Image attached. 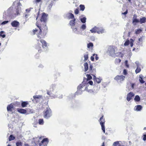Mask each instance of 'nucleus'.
<instances>
[{"label": "nucleus", "instance_id": "obj_1", "mask_svg": "<svg viewBox=\"0 0 146 146\" xmlns=\"http://www.w3.org/2000/svg\"><path fill=\"white\" fill-rule=\"evenodd\" d=\"M103 116H102L100 118L99 121L100 122V124L101 125L102 129L103 130V132L105 133V126L104 125L105 123L104 119L103 118Z\"/></svg>", "mask_w": 146, "mask_h": 146}, {"label": "nucleus", "instance_id": "obj_2", "mask_svg": "<svg viewBox=\"0 0 146 146\" xmlns=\"http://www.w3.org/2000/svg\"><path fill=\"white\" fill-rule=\"evenodd\" d=\"M36 26L38 27V29H36L35 30H33V34H36V33H38V35H37V36L38 38H41V36H40V35L41 34V29H40V27L37 24V23L36 24Z\"/></svg>", "mask_w": 146, "mask_h": 146}, {"label": "nucleus", "instance_id": "obj_3", "mask_svg": "<svg viewBox=\"0 0 146 146\" xmlns=\"http://www.w3.org/2000/svg\"><path fill=\"white\" fill-rule=\"evenodd\" d=\"M54 1V0H46V5H48L47 8L48 11H49L50 10Z\"/></svg>", "mask_w": 146, "mask_h": 146}, {"label": "nucleus", "instance_id": "obj_4", "mask_svg": "<svg viewBox=\"0 0 146 146\" xmlns=\"http://www.w3.org/2000/svg\"><path fill=\"white\" fill-rule=\"evenodd\" d=\"M108 51L110 55L112 56H114L115 54V51L114 48L112 46H110L109 48Z\"/></svg>", "mask_w": 146, "mask_h": 146}, {"label": "nucleus", "instance_id": "obj_5", "mask_svg": "<svg viewBox=\"0 0 146 146\" xmlns=\"http://www.w3.org/2000/svg\"><path fill=\"white\" fill-rule=\"evenodd\" d=\"M84 86L83 84H80L77 87V90L75 93L76 95H80L82 94V91L80 90Z\"/></svg>", "mask_w": 146, "mask_h": 146}, {"label": "nucleus", "instance_id": "obj_6", "mask_svg": "<svg viewBox=\"0 0 146 146\" xmlns=\"http://www.w3.org/2000/svg\"><path fill=\"white\" fill-rule=\"evenodd\" d=\"M52 112L51 110L47 107L46 108V119H48L52 115Z\"/></svg>", "mask_w": 146, "mask_h": 146}, {"label": "nucleus", "instance_id": "obj_7", "mask_svg": "<svg viewBox=\"0 0 146 146\" xmlns=\"http://www.w3.org/2000/svg\"><path fill=\"white\" fill-rule=\"evenodd\" d=\"M125 77L123 75H117L115 78V80L121 82L125 79Z\"/></svg>", "mask_w": 146, "mask_h": 146}, {"label": "nucleus", "instance_id": "obj_8", "mask_svg": "<svg viewBox=\"0 0 146 146\" xmlns=\"http://www.w3.org/2000/svg\"><path fill=\"white\" fill-rule=\"evenodd\" d=\"M56 86V85L55 84H52L50 86V91L47 92V94L50 97L53 96V94H52V93L51 92L53 91L54 89L55 88Z\"/></svg>", "mask_w": 146, "mask_h": 146}, {"label": "nucleus", "instance_id": "obj_9", "mask_svg": "<svg viewBox=\"0 0 146 146\" xmlns=\"http://www.w3.org/2000/svg\"><path fill=\"white\" fill-rule=\"evenodd\" d=\"M130 41L129 40H127L124 43V46H127L129 43H130L131 46V47H132L133 46V42H134V40L131 38L130 39Z\"/></svg>", "mask_w": 146, "mask_h": 146}, {"label": "nucleus", "instance_id": "obj_10", "mask_svg": "<svg viewBox=\"0 0 146 146\" xmlns=\"http://www.w3.org/2000/svg\"><path fill=\"white\" fill-rule=\"evenodd\" d=\"M134 94L132 92L129 93L127 95V100L128 101H129L134 96Z\"/></svg>", "mask_w": 146, "mask_h": 146}, {"label": "nucleus", "instance_id": "obj_11", "mask_svg": "<svg viewBox=\"0 0 146 146\" xmlns=\"http://www.w3.org/2000/svg\"><path fill=\"white\" fill-rule=\"evenodd\" d=\"M65 17L68 19H72L74 18V16L73 14L71 13H69L65 15Z\"/></svg>", "mask_w": 146, "mask_h": 146}, {"label": "nucleus", "instance_id": "obj_12", "mask_svg": "<svg viewBox=\"0 0 146 146\" xmlns=\"http://www.w3.org/2000/svg\"><path fill=\"white\" fill-rule=\"evenodd\" d=\"M21 5V4L19 2L18 3L17 8L16 10V13L15 14H16V15H19L21 11V8L20 7V6Z\"/></svg>", "mask_w": 146, "mask_h": 146}, {"label": "nucleus", "instance_id": "obj_13", "mask_svg": "<svg viewBox=\"0 0 146 146\" xmlns=\"http://www.w3.org/2000/svg\"><path fill=\"white\" fill-rule=\"evenodd\" d=\"M11 25L13 27H17L19 26V23L17 21H14L11 23Z\"/></svg>", "mask_w": 146, "mask_h": 146}, {"label": "nucleus", "instance_id": "obj_14", "mask_svg": "<svg viewBox=\"0 0 146 146\" xmlns=\"http://www.w3.org/2000/svg\"><path fill=\"white\" fill-rule=\"evenodd\" d=\"M13 8L10 7L6 11L4 12V14L7 15H9L11 14Z\"/></svg>", "mask_w": 146, "mask_h": 146}, {"label": "nucleus", "instance_id": "obj_15", "mask_svg": "<svg viewBox=\"0 0 146 146\" xmlns=\"http://www.w3.org/2000/svg\"><path fill=\"white\" fill-rule=\"evenodd\" d=\"M40 21L41 22H43L45 23L46 22V14L44 13H42V15L40 19Z\"/></svg>", "mask_w": 146, "mask_h": 146}, {"label": "nucleus", "instance_id": "obj_16", "mask_svg": "<svg viewBox=\"0 0 146 146\" xmlns=\"http://www.w3.org/2000/svg\"><path fill=\"white\" fill-rule=\"evenodd\" d=\"M14 107L13 104H12L9 105L7 108V109L8 111H12Z\"/></svg>", "mask_w": 146, "mask_h": 146}, {"label": "nucleus", "instance_id": "obj_17", "mask_svg": "<svg viewBox=\"0 0 146 146\" xmlns=\"http://www.w3.org/2000/svg\"><path fill=\"white\" fill-rule=\"evenodd\" d=\"M93 76V80L95 82H97L98 83H100L101 82V79L99 78H96V76L94 75H92Z\"/></svg>", "mask_w": 146, "mask_h": 146}, {"label": "nucleus", "instance_id": "obj_18", "mask_svg": "<svg viewBox=\"0 0 146 146\" xmlns=\"http://www.w3.org/2000/svg\"><path fill=\"white\" fill-rule=\"evenodd\" d=\"M142 108V106L140 105H138L135 106L134 108V110L137 111H140Z\"/></svg>", "mask_w": 146, "mask_h": 146}, {"label": "nucleus", "instance_id": "obj_19", "mask_svg": "<svg viewBox=\"0 0 146 146\" xmlns=\"http://www.w3.org/2000/svg\"><path fill=\"white\" fill-rule=\"evenodd\" d=\"M72 29L74 33L77 34H81V32H80V31H78L77 28H74V27H72Z\"/></svg>", "mask_w": 146, "mask_h": 146}, {"label": "nucleus", "instance_id": "obj_20", "mask_svg": "<svg viewBox=\"0 0 146 146\" xmlns=\"http://www.w3.org/2000/svg\"><path fill=\"white\" fill-rule=\"evenodd\" d=\"M98 29V27L96 26L93 28L91 29L90 30V31L92 33H95L96 32L97 33V30Z\"/></svg>", "mask_w": 146, "mask_h": 146}, {"label": "nucleus", "instance_id": "obj_21", "mask_svg": "<svg viewBox=\"0 0 146 146\" xmlns=\"http://www.w3.org/2000/svg\"><path fill=\"white\" fill-rule=\"evenodd\" d=\"M17 110L18 112L22 114H25L27 112L26 110L22 108H18Z\"/></svg>", "mask_w": 146, "mask_h": 146}, {"label": "nucleus", "instance_id": "obj_22", "mask_svg": "<svg viewBox=\"0 0 146 146\" xmlns=\"http://www.w3.org/2000/svg\"><path fill=\"white\" fill-rule=\"evenodd\" d=\"M104 33H105V31L104 29L102 28L98 27V29L97 30V33L98 34H102Z\"/></svg>", "mask_w": 146, "mask_h": 146}, {"label": "nucleus", "instance_id": "obj_23", "mask_svg": "<svg viewBox=\"0 0 146 146\" xmlns=\"http://www.w3.org/2000/svg\"><path fill=\"white\" fill-rule=\"evenodd\" d=\"M139 21V22L140 24L145 23L146 21V18L145 17H142L140 18Z\"/></svg>", "mask_w": 146, "mask_h": 146}, {"label": "nucleus", "instance_id": "obj_24", "mask_svg": "<svg viewBox=\"0 0 146 146\" xmlns=\"http://www.w3.org/2000/svg\"><path fill=\"white\" fill-rule=\"evenodd\" d=\"M75 18H74L72 20H71L69 24L70 25L71 27L74 26L75 25Z\"/></svg>", "mask_w": 146, "mask_h": 146}, {"label": "nucleus", "instance_id": "obj_25", "mask_svg": "<svg viewBox=\"0 0 146 146\" xmlns=\"http://www.w3.org/2000/svg\"><path fill=\"white\" fill-rule=\"evenodd\" d=\"M80 20L83 23H85L86 22V18L85 17H83L82 16L80 17Z\"/></svg>", "mask_w": 146, "mask_h": 146}, {"label": "nucleus", "instance_id": "obj_26", "mask_svg": "<svg viewBox=\"0 0 146 146\" xmlns=\"http://www.w3.org/2000/svg\"><path fill=\"white\" fill-rule=\"evenodd\" d=\"M40 42L42 44V47L43 48L45 49L46 47V42L45 40L42 39L40 40Z\"/></svg>", "mask_w": 146, "mask_h": 146}, {"label": "nucleus", "instance_id": "obj_27", "mask_svg": "<svg viewBox=\"0 0 146 146\" xmlns=\"http://www.w3.org/2000/svg\"><path fill=\"white\" fill-rule=\"evenodd\" d=\"M42 97V96L41 95H36L33 96V98L35 99V100H37L36 99H40V98H41Z\"/></svg>", "mask_w": 146, "mask_h": 146}, {"label": "nucleus", "instance_id": "obj_28", "mask_svg": "<svg viewBox=\"0 0 146 146\" xmlns=\"http://www.w3.org/2000/svg\"><path fill=\"white\" fill-rule=\"evenodd\" d=\"M84 71L86 72L88 69V64L87 62L85 63L84 64Z\"/></svg>", "mask_w": 146, "mask_h": 146}, {"label": "nucleus", "instance_id": "obj_29", "mask_svg": "<svg viewBox=\"0 0 146 146\" xmlns=\"http://www.w3.org/2000/svg\"><path fill=\"white\" fill-rule=\"evenodd\" d=\"M139 22V20L137 19H133L132 23L134 25H136V23H138Z\"/></svg>", "mask_w": 146, "mask_h": 146}, {"label": "nucleus", "instance_id": "obj_30", "mask_svg": "<svg viewBox=\"0 0 146 146\" xmlns=\"http://www.w3.org/2000/svg\"><path fill=\"white\" fill-rule=\"evenodd\" d=\"M28 103L27 102H23L21 103V106L23 107H25L28 104Z\"/></svg>", "mask_w": 146, "mask_h": 146}, {"label": "nucleus", "instance_id": "obj_31", "mask_svg": "<svg viewBox=\"0 0 146 146\" xmlns=\"http://www.w3.org/2000/svg\"><path fill=\"white\" fill-rule=\"evenodd\" d=\"M134 100L136 102H139L140 100V98L138 95H136L134 98Z\"/></svg>", "mask_w": 146, "mask_h": 146}, {"label": "nucleus", "instance_id": "obj_32", "mask_svg": "<svg viewBox=\"0 0 146 146\" xmlns=\"http://www.w3.org/2000/svg\"><path fill=\"white\" fill-rule=\"evenodd\" d=\"M139 81L142 84L143 83L145 82V81L143 79L142 75H139Z\"/></svg>", "mask_w": 146, "mask_h": 146}, {"label": "nucleus", "instance_id": "obj_33", "mask_svg": "<svg viewBox=\"0 0 146 146\" xmlns=\"http://www.w3.org/2000/svg\"><path fill=\"white\" fill-rule=\"evenodd\" d=\"M84 61H86V60H87V59L88 58V52H86V53L84 54Z\"/></svg>", "mask_w": 146, "mask_h": 146}, {"label": "nucleus", "instance_id": "obj_34", "mask_svg": "<svg viewBox=\"0 0 146 146\" xmlns=\"http://www.w3.org/2000/svg\"><path fill=\"white\" fill-rule=\"evenodd\" d=\"M113 146H121L119 141L115 142L113 144Z\"/></svg>", "mask_w": 146, "mask_h": 146}, {"label": "nucleus", "instance_id": "obj_35", "mask_svg": "<svg viewBox=\"0 0 146 146\" xmlns=\"http://www.w3.org/2000/svg\"><path fill=\"white\" fill-rule=\"evenodd\" d=\"M86 27L85 24H83L80 27V29L82 30H84L86 28Z\"/></svg>", "mask_w": 146, "mask_h": 146}, {"label": "nucleus", "instance_id": "obj_36", "mask_svg": "<svg viewBox=\"0 0 146 146\" xmlns=\"http://www.w3.org/2000/svg\"><path fill=\"white\" fill-rule=\"evenodd\" d=\"M44 121L42 119H40L38 120V123L39 125H42L44 124Z\"/></svg>", "mask_w": 146, "mask_h": 146}, {"label": "nucleus", "instance_id": "obj_37", "mask_svg": "<svg viewBox=\"0 0 146 146\" xmlns=\"http://www.w3.org/2000/svg\"><path fill=\"white\" fill-rule=\"evenodd\" d=\"M86 76L87 78V79H85V80H86V81H88V80H89L92 79V76L90 74H87Z\"/></svg>", "mask_w": 146, "mask_h": 146}, {"label": "nucleus", "instance_id": "obj_38", "mask_svg": "<svg viewBox=\"0 0 146 146\" xmlns=\"http://www.w3.org/2000/svg\"><path fill=\"white\" fill-rule=\"evenodd\" d=\"M15 138V137L13 136V135H11L9 138V141H11L14 140Z\"/></svg>", "mask_w": 146, "mask_h": 146}, {"label": "nucleus", "instance_id": "obj_39", "mask_svg": "<svg viewBox=\"0 0 146 146\" xmlns=\"http://www.w3.org/2000/svg\"><path fill=\"white\" fill-rule=\"evenodd\" d=\"M141 71V69L140 68L137 67L136 69L135 70V72L136 74H137L139 72Z\"/></svg>", "mask_w": 146, "mask_h": 146}, {"label": "nucleus", "instance_id": "obj_40", "mask_svg": "<svg viewBox=\"0 0 146 146\" xmlns=\"http://www.w3.org/2000/svg\"><path fill=\"white\" fill-rule=\"evenodd\" d=\"M4 33V32L3 31H1L0 32V36L2 37L3 38H4L5 37V35L3 34Z\"/></svg>", "mask_w": 146, "mask_h": 146}, {"label": "nucleus", "instance_id": "obj_41", "mask_svg": "<svg viewBox=\"0 0 146 146\" xmlns=\"http://www.w3.org/2000/svg\"><path fill=\"white\" fill-rule=\"evenodd\" d=\"M16 145L17 146H22V143L21 141H19L16 143Z\"/></svg>", "mask_w": 146, "mask_h": 146}, {"label": "nucleus", "instance_id": "obj_42", "mask_svg": "<svg viewBox=\"0 0 146 146\" xmlns=\"http://www.w3.org/2000/svg\"><path fill=\"white\" fill-rule=\"evenodd\" d=\"M84 90L88 92L91 93L93 92V91L92 90L90 89L88 90L87 87H86L84 89Z\"/></svg>", "mask_w": 146, "mask_h": 146}, {"label": "nucleus", "instance_id": "obj_43", "mask_svg": "<svg viewBox=\"0 0 146 146\" xmlns=\"http://www.w3.org/2000/svg\"><path fill=\"white\" fill-rule=\"evenodd\" d=\"M142 31V30L141 29H137L135 32V33L137 34H139Z\"/></svg>", "mask_w": 146, "mask_h": 146}, {"label": "nucleus", "instance_id": "obj_44", "mask_svg": "<svg viewBox=\"0 0 146 146\" xmlns=\"http://www.w3.org/2000/svg\"><path fill=\"white\" fill-rule=\"evenodd\" d=\"M80 10L82 11H83L85 9V7L84 5H80Z\"/></svg>", "mask_w": 146, "mask_h": 146}, {"label": "nucleus", "instance_id": "obj_45", "mask_svg": "<svg viewBox=\"0 0 146 146\" xmlns=\"http://www.w3.org/2000/svg\"><path fill=\"white\" fill-rule=\"evenodd\" d=\"M93 46V44L92 43L90 42L88 44H87L88 48H89L90 47H92Z\"/></svg>", "mask_w": 146, "mask_h": 146}, {"label": "nucleus", "instance_id": "obj_46", "mask_svg": "<svg viewBox=\"0 0 146 146\" xmlns=\"http://www.w3.org/2000/svg\"><path fill=\"white\" fill-rule=\"evenodd\" d=\"M46 141V138H44L41 141V143H39V145L40 146L42 145V144H43L44 142Z\"/></svg>", "mask_w": 146, "mask_h": 146}, {"label": "nucleus", "instance_id": "obj_47", "mask_svg": "<svg viewBox=\"0 0 146 146\" xmlns=\"http://www.w3.org/2000/svg\"><path fill=\"white\" fill-rule=\"evenodd\" d=\"M31 100H32V101L34 103H35V102L37 103V102H39V99H36L37 100H35V99H34V98H33V99H31Z\"/></svg>", "mask_w": 146, "mask_h": 146}, {"label": "nucleus", "instance_id": "obj_48", "mask_svg": "<svg viewBox=\"0 0 146 146\" xmlns=\"http://www.w3.org/2000/svg\"><path fill=\"white\" fill-rule=\"evenodd\" d=\"M95 56V59L96 60H97L98 59V58H99V57L98 56V55H97V54H93V56Z\"/></svg>", "mask_w": 146, "mask_h": 146}, {"label": "nucleus", "instance_id": "obj_49", "mask_svg": "<svg viewBox=\"0 0 146 146\" xmlns=\"http://www.w3.org/2000/svg\"><path fill=\"white\" fill-rule=\"evenodd\" d=\"M8 22H9V21H5L1 23V24L2 25H4L5 24H6L8 23Z\"/></svg>", "mask_w": 146, "mask_h": 146}, {"label": "nucleus", "instance_id": "obj_50", "mask_svg": "<svg viewBox=\"0 0 146 146\" xmlns=\"http://www.w3.org/2000/svg\"><path fill=\"white\" fill-rule=\"evenodd\" d=\"M93 66L92 64H90V67L89 68V70L90 71H92V70Z\"/></svg>", "mask_w": 146, "mask_h": 146}, {"label": "nucleus", "instance_id": "obj_51", "mask_svg": "<svg viewBox=\"0 0 146 146\" xmlns=\"http://www.w3.org/2000/svg\"><path fill=\"white\" fill-rule=\"evenodd\" d=\"M123 73L124 75H126L127 74V70L125 69H124L123 70Z\"/></svg>", "mask_w": 146, "mask_h": 146}, {"label": "nucleus", "instance_id": "obj_52", "mask_svg": "<svg viewBox=\"0 0 146 146\" xmlns=\"http://www.w3.org/2000/svg\"><path fill=\"white\" fill-rule=\"evenodd\" d=\"M135 63L136 64L137 67H139V66L140 65V64L139 62L138 61H137L135 62Z\"/></svg>", "mask_w": 146, "mask_h": 146}, {"label": "nucleus", "instance_id": "obj_53", "mask_svg": "<svg viewBox=\"0 0 146 146\" xmlns=\"http://www.w3.org/2000/svg\"><path fill=\"white\" fill-rule=\"evenodd\" d=\"M74 12L76 14H77L78 13L79 11L78 9H76L75 10Z\"/></svg>", "mask_w": 146, "mask_h": 146}, {"label": "nucleus", "instance_id": "obj_54", "mask_svg": "<svg viewBox=\"0 0 146 146\" xmlns=\"http://www.w3.org/2000/svg\"><path fill=\"white\" fill-rule=\"evenodd\" d=\"M88 83V84H89L91 85H92L93 84V82L92 81H89L88 82H87Z\"/></svg>", "mask_w": 146, "mask_h": 146}, {"label": "nucleus", "instance_id": "obj_55", "mask_svg": "<svg viewBox=\"0 0 146 146\" xmlns=\"http://www.w3.org/2000/svg\"><path fill=\"white\" fill-rule=\"evenodd\" d=\"M127 62H128L127 60H126L125 61V64L126 66L127 67H129V65L127 64Z\"/></svg>", "mask_w": 146, "mask_h": 146}, {"label": "nucleus", "instance_id": "obj_56", "mask_svg": "<svg viewBox=\"0 0 146 146\" xmlns=\"http://www.w3.org/2000/svg\"><path fill=\"white\" fill-rule=\"evenodd\" d=\"M143 139L144 141H145L146 140V135H143Z\"/></svg>", "mask_w": 146, "mask_h": 146}, {"label": "nucleus", "instance_id": "obj_57", "mask_svg": "<svg viewBox=\"0 0 146 146\" xmlns=\"http://www.w3.org/2000/svg\"><path fill=\"white\" fill-rule=\"evenodd\" d=\"M137 15L136 14H134L133 15V19H137Z\"/></svg>", "mask_w": 146, "mask_h": 146}, {"label": "nucleus", "instance_id": "obj_58", "mask_svg": "<svg viewBox=\"0 0 146 146\" xmlns=\"http://www.w3.org/2000/svg\"><path fill=\"white\" fill-rule=\"evenodd\" d=\"M127 13V10L124 13H122V14L124 15H126Z\"/></svg>", "mask_w": 146, "mask_h": 146}, {"label": "nucleus", "instance_id": "obj_59", "mask_svg": "<svg viewBox=\"0 0 146 146\" xmlns=\"http://www.w3.org/2000/svg\"><path fill=\"white\" fill-rule=\"evenodd\" d=\"M94 56H92L90 58L91 60L92 61H94V57H93Z\"/></svg>", "mask_w": 146, "mask_h": 146}, {"label": "nucleus", "instance_id": "obj_60", "mask_svg": "<svg viewBox=\"0 0 146 146\" xmlns=\"http://www.w3.org/2000/svg\"><path fill=\"white\" fill-rule=\"evenodd\" d=\"M131 87L132 88V89H133L134 88V84H131Z\"/></svg>", "mask_w": 146, "mask_h": 146}, {"label": "nucleus", "instance_id": "obj_61", "mask_svg": "<svg viewBox=\"0 0 146 146\" xmlns=\"http://www.w3.org/2000/svg\"><path fill=\"white\" fill-rule=\"evenodd\" d=\"M48 142H49V141H48V139L47 138H46V144H47ZM46 145H47L46 144Z\"/></svg>", "mask_w": 146, "mask_h": 146}, {"label": "nucleus", "instance_id": "obj_62", "mask_svg": "<svg viewBox=\"0 0 146 146\" xmlns=\"http://www.w3.org/2000/svg\"><path fill=\"white\" fill-rule=\"evenodd\" d=\"M116 60L118 62H120L121 61V60L120 59H117Z\"/></svg>", "mask_w": 146, "mask_h": 146}, {"label": "nucleus", "instance_id": "obj_63", "mask_svg": "<svg viewBox=\"0 0 146 146\" xmlns=\"http://www.w3.org/2000/svg\"><path fill=\"white\" fill-rule=\"evenodd\" d=\"M31 9L30 8V9H27L26 10V11L27 12L28 11V12H29L30 11V9Z\"/></svg>", "mask_w": 146, "mask_h": 146}, {"label": "nucleus", "instance_id": "obj_64", "mask_svg": "<svg viewBox=\"0 0 146 146\" xmlns=\"http://www.w3.org/2000/svg\"><path fill=\"white\" fill-rule=\"evenodd\" d=\"M142 40V38H139V41H141Z\"/></svg>", "mask_w": 146, "mask_h": 146}]
</instances>
